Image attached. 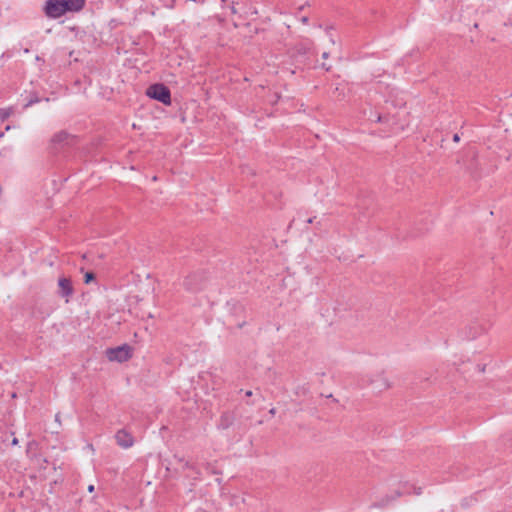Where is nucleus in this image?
Segmentation results:
<instances>
[{
	"instance_id": "obj_3",
	"label": "nucleus",
	"mask_w": 512,
	"mask_h": 512,
	"mask_svg": "<svg viewBox=\"0 0 512 512\" xmlns=\"http://www.w3.org/2000/svg\"><path fill=\"white\" fill-rule=\"evenodd\" d=\"M107 356L110 361L125 362L132 357V349L129 345L124 344L107 350Z\"/></svg>"
},
{
	"instance_id": "obj_28",
	"label": "nucleus",
	"mask_w": 512,
	"mask_h": 512,
	"mask_svg": "<svg viewBox=\"0 0 512 512\" xmlns=\"http://www.w3.org/2000/svg\"><path fill=\"white\" fill-rule=\"evenodd\" d=\"M401 495V492H396V497H400Z\"/></svg>"
},
{
	"instance_id": "obj_4",
	"label": "nucleus",
	"mask_w": 512,
	"mask_h": 512,
	"mask_svg": "<svg viewBox=\"0 0 512 512\" xmlns=\"http://www.w3.org/2000/svg\"><path fill=\"white\" fill-rule=\"evenodd\" d=\"M44 13L49 18H59L66 14L61 0H47L44 6Z\"/></svg>"
},
{
	"instance_id": "obj_13",
	"label": "nucleus",
	"mask_w": 512,
	"mask_h": 512,
	"mask_svg": "<svg viewBox=\"0 0 512 512\" xmlns=\"http://www.w3.org/2000/svg\"><path fill=\"white\" fill-rule=\"evenodd\" d=\"M469 335H468V338L470 339H474L477 337V335L481 334L484 329L483 328H479L478 330H475V332H472V327L469 328Z\"/></svg>"
},
{
	"instance_id": "obj_12",
	"label": "nucleus",
	"mask_w": 512,
	"mask_h": 512,
	"mask_svg": "<svg viewBox=\"0 0 512 512\" xmlns=\"http://www.w3.org/2000/svg\"><path fill=\"white\" fill-rule=\"evenodd\" d=\"M96 279V275L92 271H88L84 274V283L89 284Z\"/></svg>"
},
{
	"instance_id": "obj_29",
	"label": "nucleus",
	"mask_w": 512,
	"mask_h": 512,
	"mask_svg": "<svg viewBox=\"0 0 512 512\" xmlns=\"http://www.w3.org/2000/svg\"><path fill=\"white\" fill-rule=\"evenodd\" d=\"M480 327H478L477 329H474V327H472V332H475V330H478Z\"/></svg>"
},
{
	"instance_id": "obj_8",
	"label": "nucleus",
	"mask_w": 512,
	"mask_h": 512,
	"mask_svg": "<svg viewBox=\"0 0 512 512\" xmlns=\"http://www.w3.org/2000/svg\"><path fill=\"white\" fill-rule=\"evenodd\" d=\"M63 3V8L66 13L68 12H79L81 11L86 4V0H61Z\"/></svg>"
},
{
	"instance_id": "obj_18",
	"label": "nucleus",
	"mask_w": 512,
	"mask_h": 512,
	"mask_svg": "<svg viewBox=\"0 0 512 512\" xmlns=\"http://www.w3.org/2000/svg\"><path fill=\"white\" fill-rule=\"evenodd\" d=\"M314 219H315V217H310V218H308V219L306 220V223H307V224H311V223H313Z\"/></svg>"
},
{
	"instance_id": "obj_10",
	"label": "nucleus",
	"mask_w": 512,
	"mask_h": 512,
	"mask_svg": "<svg viewBox=\"0 0 512 512\" xmlns=\"http://www.w3.org/2000/svg\"><path fill=\"white\" fill-rule=\"evenodd\" d=\"M70 139H72V136L70 134H68L67 132L65 131H60L58 133H56L54 136H53V139L52 141L54 143H70Z\"/></svg>"
},
{
	"instance_id": "obj_20",
	"label": "nucleus",
	"mask_w": 512,
	"mask_h": 512,
	"mask_svg": "<svg viewBox=\"0 0 512 512\" xmlns=\"http://www.w3.org/2000/svg\"><path fill=\"white\" fill-rule=\"evenodd\" d=\"M328 57H329V53H328V52H324V53L322 54V58H323V59H327Z\"/></svg>"
},
{
	"instance_id": "obj_27",
	"label": "nucleus",
	"mask_w": 512,
	"mask_h": 512,
	"mask_svg": "<svg viewBox=\"0 0 512 512\" xmlns=\"http://www.w3.org/2000/svg\"><path fill=\"white\" fill-rule=\"evenodd\" d=\"M246 403H247V405H253L255 403V401H251V402L247 401Z\"/></svg>"
},
{
	"instance_id": "obj_17",
	"label": "nucleus",
	"mask_w": 512,
	"mask_h": 512,
	"mask_svg": "<svg viewBox=\"0 0 512 512\" xmlns=\"http://www.w3.org/2000/svg\"><path fill=\"white\" fill-rule=\"evenodd\" d=\"M253 394H254V392H253V391H251V390H248V391H246V392H245V395H246L247 397H251Z\"/></svg>"
},
{
	"instance_id": "obj_23",
	"label": "nucleus",
	"mask_w": 512,
	"mask_h": 512,
	"mask_svg": "<svg viewBox=\"0 0 512 512\" xmlns=\"http://www.w3.org/2000/svg\"><path fill=\"white\" fill-rule=\"evenodd\" d=\"M35 60H36V61H44L40 56H36V57H35Z\"/></svg>"
},
{
	"instance_id": "obj_9",
	"label": "nucleus",
	"mask_w": 512,
	"mask_h": 512,
	"mask_svg": "<svg viewBox=\"0 0 512 512\" xmlns=\"http://www.w3.org/2000/svg\"><path fill=\"white\" fill-rule=\"evenodd\" d=\"M234 420H235V417H234L233 413L228 412V411L224 412L220 416V419L218 422V428L222 429V430H226L232 426V424L234 423Z\"/></svg>"
},
{
	"instance_id": "obj_2",
	"label": "nucleus",
	"mask_w": 512,
	"mask_h": 512,
	"mask_svg": "<svg viewBox=\"0 0 512 512\" xmlns=\"http://www.w3.org/2000/svg\"><path fill=\"white\" fill-rule=\"evenodd\" d=\"M206 279L203 271H196L185 277L183 286L189 292H198L204 288Z\"/></svg>"
},
{
	"instance_id": "obj_21",
	"label": "nucleus",
	"mask_w": 512,
	"mask_h": 512,
	"mask_svg": "<svg viewBox=\"0 0 512 512\" xmlns=\"http://www.w3.org/2000/svg\"><path fill=\"white\" fill-rule=\"evenodd\" d=\"M88 491H89V492H93V491H94V486H93V485H89V487H88Z\"/></svg>"
},
{
	"instance_id": "obj_7",
	"label": "nucleus",
	"mask_w": 512,
	"mask_h": 512,
	"mask_svg": "<svg viewBox=\"0 0 512 512\" xmlns=\"http://www.w3.org/2000/svg\"><path fill=\"white\" fill-rule=\"evenodd\" d=\"M115 439L117 444L124 449L130 448L134 444L133 436L125 429L117 431Z\"/></svg>"
},
{
	"instance_id": "obj_22",
	"label": "nucleus",
	"mask_w": 512,
	"mask_h": 512,
	"mask_svg": "<svg viewBox=\"0 0 512 512\" xmlns=\"http://www.w3.org/2000/svg\"><path fill=\"white\" fill-rule=\"evenodd\" d=\"M12 444H13V445H17V444H18V439H17V438H14V439L12 440Z\"/></svg>"
},
{
	"instance_id": "obj_19",
	"label": "nucleus",
	"mask_w": 512,
	"mask_h": 512,
	"mask_svg": "<svg viewBox=\"0 0 512 512\" xmlns=\"http://www.w3.org/2000/svg\"><path fill=\"white\" fill-rule=\"evenodd\" d=\"M269 414H270V415H272V416H274V415L276 414V409H275V408H271V409L269 410Z\"/></svg>"
},
{
	"instance_id": "obj_5",
	"label": "nucleus",
	"mask_w": 512,
	"mask_h": 512,
	"mask_svg": "<svg viewBox=\"0 0 512 512\" xmlns=\"http://www.w3.org/2000/svg\"><path fill=\"white\" fill-rule=\"evenodd\" d=\"M57 293L60 297L66 298V302H69V298L74 294V288L70 278L60 277L58 279Z\"/></svg>"
},
{
	"instance_id": "obj_16",
	"label": "nucleus",
	"mask_w": 512,
	"mask_h": 512,
	"mask_svg": "<svg viewBox=\"0 0 512 512\" xmlns=\"http://www.w3.org/2000/svg\"><path fill=\"white\" fill-rule=\"evenodd\" d=\"M414 493H415L416 495H420V494L422 493V489H421L420 487H419V488H415V489H414Z\"/></svg>"
},
{
	"instance_id": "obj_1",
	"label": "nucleus",
	"mask_w": 512,
	"mask_h": 512,
	"mask_svg": "<svg viewBox=\"0 0 512 512\" xmlns=\"http://www.w3.org/2000/svg\"><path fill=\"white\" fill-rule=\"evenodd\" d=\"M147 96L151 99L157 100L164 105L171 104V92L170 89L162 83H155L148 87Z\"/></svg>"
},
{
	"instance_id": "obj_15",
	"label": "nucleus",
	"mask_w": 512,
	"mask_h": 512,
	"mask_svg": "<svg viewBox=\"0 0 512 512\" xmlns=\"http://www.w3.org/2000/svg\"><path fill=\"white\" fill-rule=\"evenodd\" d=\"M453 141H454V142H459V141H460V136H459V134H458V133L454 134V136H453Z\"/></svg>"
},
{
	"instance_id": "obj_24",
	"label": "nucleus",
	"mask_w": 512,
	"mask_h": 512,
	"mask_svg": "<svg viewBox=\"0 0 512 512\" xmlns=\"http://www.w3.org/2000/svg\"><path fill=\"white\" fill-rule=\"evenodd\" d=\"M302 22L307 23L308 22V18L307 17H303L302 18Z\"/></svg>"
},
{
	"instance_id": "obj_26",
	"label": "nucleus",
	"mask_w": 512,
	"mask_h": 512,
	"mask_svg": "<svg viewBox=\"0 0 512 512\" xmlns=\"http://www.w3.org/2000/svg\"><path fill=\"white\" fill-rule=\"evenodd\" d=\"M23 52H24V53H29V52H30V50H29L28 48H24V49H23Z\"/></svg>"
},
{
	"instance_id": "obj_14",
	"label": "nucleus",
	"mask_w": 512,
	"mask_h": 512,
	"mask_svg": "<svg viewBox=\"0 0 512 512\" xmlns=\"http://www.w3.org/2000/svg\"><path fill=\"white\" fill-rule=\"evenodd\" d=\"M40 100L38 97H35V98H32L30 99L27 104L25 105V107H29V106H32L33 104L35 103H38Z\"/></svg>"
},
{
	"instance_id": "obj_6",
	"label": "nucleus",
	"mask_w": 512,
	"mask_h": 512,
	"mask_svg": "<svg viewBox=\"0 0 512 512\" xmlns=\"http://www.w3.org/2000/svg\"><path fill=\"white\" fill-rule=\"evenodd\" d=\"M370 385L376 392H382L391 387V384L387 377L384 375V372L378 373L374 376V378L370 379Z\"/></svg>"
},
{
	"instance_id": "obj_11",
	"label": "nucleus",
	"mask_w": 512,
	"mask_h": 512,
	"mask_svg": "<svg viewBox=\"0 0 512 512\" xmlns=\"http://www.w3.org/2000/svg\"><path fill=\"white\" fill-rule=\"evenodd\" d=\"M13 113V109L9 108H1L0 109V121L5 122Z\"/></svg>"
},
{
	"instance_id": "obj_25",
	"label": "nucleus",
	"mask_w": 512,
	"mask_h": 512,
	"mask_svg": "<svg viewBox=\"0 0 512 512\" xmlns=\"http://www.w3.org/2000/svg\"><path fill=\"white\" fill-rule=\"evenodd\" d=\"M245 322L237 324L239 328H242L244 326Z\"/></svg>"
}]
</instances>
